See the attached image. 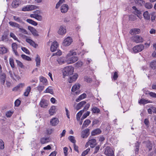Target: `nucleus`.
Masks as SVG:
<instances>
[{
    "label": "nucleus",
    "mask_w": 156,
    "mask_h": 156,
    "mask_svg": "<svg viewBox=\"0 0 156 156\" xmlns=\"http://www.w3.org/2000/svg\"><path fill=\"white\" fill-rule=\"evenodd\" d=\"M76 55V52H74L73 51H70V52L68 53L66 56L67 58H68V59L66 61V62L67 63V64H72L78 60V58L77 57L73 56L72 57H70L69 58V57Z\"/></svg>",
    "instance_id": "1"
},
{
    "label": "nucleus",
    "mask_w": 156,
    "mask_h": 156,
    "mask_svg": "<svg viewBox=\"0 0 156 156\" xmlns=\"http://www.w3.org/2000/svg\"><path fill=\"white\" fill-rule=\"evenodd\" d=\"M74 68L72 66L65 67L63 70V75L64 76H68L73 74Z\"/></svg>",
    "instance_id": "2"
},
{
    "label": "nucleus",
    "mask_w": 156,
    "mask_h": 156,
    "mask_svg": "<svg viewBox=\"0 0 156 156\" xmlns=\"http://www.w3.org/2000/svg\"><path fill=\"white\" fill-rule=\"evenodd\" d=\"M105 154L107 156H114V154L112 149L109 147H107L105 148Z\"/></svg>",
    "instance_id": "3"
},
{
    "label": "nucleus",
    "mask_w": 156,
    "mask_h": 156,
    "mask_svg": "<svg viewBox=\"0 0 156 156\" xmlns=\"http://www.w3.org/2000/svg\"><path fill=\"white\" fill-rule=\"evenodd\" d=\"M38 7L35 5H29L22 8V10L23 11H32L37 8Z\"/></svg>",
    "instance_id": "4"
},
{
    "label": "nucleus",
    "mask_w": 156,
    "mask_h": 156,
    "mask_svg": "<svg viewBox=\"0 0 156 156\" xmlns=\"http://www.w3.org/2000/svg\"><path fill=\"white\" fill-rule=\"evenodd\" d=\"M144 48L143 44H140L135 46L133 47V50L135 53H137L142 51Z\"/></svg>",
    "instance_id": "5"
},
{
    "label": "nucleus",
    "mask_w": 156,
    "mask_h": 156,
    "mask_svg": "<svg viewBox=\"0 0 156 156\" xmlns=\"http://www.w3.org/2000/svg\"><path fill=\"white\" fill-rule=\"evenodd\" d=\"M132 8L133 10V13L135 15H136L139 18H140L142 15L141 11L138 10L136 7L135 6H133L132 7Z\"/></svg>",
    "instance_id": "6"
},
{
    "label": "nucleus",
    "mask_w": 156,
    "mask_h": 156,
    "mask_svg": "<svg viewBox=\"0 0 156 156\" xmlns=\"http://www.w3.org/2000/svg\"><path fill=\"white\" fill-rule=\"evenodd\" d=\"M72 42V38L70 37H68L64 39L63 42V44L65 46H69Z\"/></svg>",
    "instance_id": "7"
},
{
    "label": "nucleus",
    "mask_w": 156,
    "mask_h": 156,
    "mask_svg": "<svg viewBox=\"0 0 156 156\" xmlns=\"http://www.w3.org/2000/svg\"><path fill=\"white\" fill-rule=\"evenodd\" d=\"M90 129L87 128L81 132V137L83 138H87L90 134Z\"/></svg>",
    "instance_id": "8"
},
{
    "label": "nucleus",
    "mask_w": 156,
    "mask_h": 156,
    "mask_svg": "<svg viewBox=\"0 0 156 156\" xmlns=\"http://www.w3.org/2000/svg\"><path fill=\"white\" fill-rule=\"evenodd\" d=\"M28 29L30 31L34 36H39L37 31L33 27L29 26L28 27Z\"/></svg>",
    "instance_id": "9"
},
{
    "label": "nucleus",
    "mask_w": 156,
    "mask_h": 156,
    "mask_svg": "<svg viewBox=\"0 0 156 156\" xmlns=\"http://www.w3.org/2000/svg\"><path fill=\"white\" fill-rule=\"evenodd\" d=\"M133 40L136 43L142 42L143 41V39L142 37L138 35L134 36L133 37Z\"/></svg>",
    "instance_id": "10"
},
{
    "label": "nucleus",
    "mask_w": 156,
    "mask_h": 156,
    "mask_svg": "<svg viewBox=\"0 0 156 156\" xmlns=\"http://www.w3.org/2000/svg\"><path fill=\"white\" fill-rule=\"evenodd\" d=\"M58 33L59 34L63 35L66 33V27L64 26H61L58 31Z\"/></svg>",
    "instance_id": "11"
},
{
    "label": "nucleus",
    "mask_w": 156,
    "mask_h": 156,
    "mask_svg": "<svg viewBox=\"0 0 156 156\" xmlns=\"http://www.w3.org/2000/svg\"><path fill=\"white\" fill-rule=\"evenodd\" d=\"M6 75L2 71H0V80L1 83L4 84L5 80Z\"/></svg>",
    "instance_id": "12"
},
{
    "label": "nucleus",
    "mask_w": 156,
    "mask_h": 156,
    "mask_svg": "<svg viewBox=\"0 0 156 156\" xmlns=\"http://www.w3.org/2000/svg\"><path fill=\"white\" fill-rule=\"evenodd\" d=\"M58 43L56 41H55L51 46V50L52 52H54L56 50L58 46Z\"/></svg>",
    "instance_id": "13"
},
{
    "label": "nucleus",
    "mask_w": 156,
    "mask_h": 156,
    "mask_svg": "<svg viewBox=\"0 0 156 156\" xmlns=\"http://www.w3.org/2000/svg\"><path fill=\"white\" fill-rule=\"evenodd\" d=\"M101 132V130L99 128H97L93 130L91 132V135L92 136H94L96 135H99Z\"/></svg>",
    "instance_id": "14"
},
{
    "label": "nucleus",
    "mask_w": 156,
    "mask_h": 156,
    "mask_svg": "<svg viewBox=\"0 0 156 156\" xmlns=\"http://www.w3.org/2000/svg\"><path fill=\"white\" fill-rule=\"evenodd\" d=\"M59 122V120L56 118H53L50 121L51 124L52 126H56Z\"/></svg>",
    "instance_id": "15"
},
{
    "label": "nucleus",
    "mask_w": 156,
    "mask_h": 156,
    "mask_svg": "<svg viewBox=\"0 0 156 156\" xmlns=\"http://www.w3.org/2000/svg\"><path fill=\"white\" fill-rule=\"evenodd\" d=\"M88 143H89V144H90V145L91 147L93 148L96 145V140L94 139H90L88 141Z\"/></svg>",
    "instance_id": "16"
},
{
    "label": "nucleus",
    "mask_w": 156,
    "mask_h": 156,
    "mask_svg": "<svg viewBox=\"0 0 156 156\" xmlns=\"http://www.w3.org/2000/svg\"><path fill=\"white\" fill-rule=\"evenodd\" d=\"M26 41L27 42L29 43L30 45L35 48H36L38 46L37 44H36L34 41L30 39L27 38L26 39Z\"/></svg>",
    "instance_id": "17"
},
{
    "label": "nucleus",
    "mask_w": 156,
    "mask_h": 156,
    "mask_svg": "<svg viewBox=\"0 0 156 156\" xmlns=\"http://www.w3.org/2000/svg\"><path fill=\"white\" fill-rule=\"evenodd\" d=\"M12 51L15 54V55L16 56H18V54L16 51V49L17 48V44L15 43H13L12 45Z\"/></svg>",
    "instance_id": "18"
},
{
    "label": "nucleus",
    "mask_w": 156,
    "mask_h": 156,
    "mask_svg": "<svg viewBox=\"0 0 156 156\" xmlns=\"http://www.w3.org/2000/svg\"><path fill=\"white\" fill-rule=\"evenodd\" d=\"M68 8V5L65 4H63L61 7V11L62 13H66L67 11Z\"/></svg>",
    "instance_id": "19"
},
{
    "label": "nucleus",
    "mask_w": 156,
    "mask_h": 156,
    "mask_svg": "<svg viewBox=\"0 0 156 156\" xmlns=\"http://www.w3.org/2000/svg\"><path fill=\"white\" fill-rule=\"evenodd\" d=\"M140 30L139 29L133 28L130 30L129 33L131 35H133L134 34H138L140 33Z\"/></svg>",
    "instance_id": "20"
},
{
    "label": "nucleus",
    "mask_w": 156,
    "mask_h": 156,
    "mask_svg": "<svg viewBox=\"0 0 156 156\" xmlns=\"http://www.w3.org/2000/svg\"><path fill=\"white\" fill-rule=\"evenodd\" d=\"M78 77V75L77 74H75L72 76L70 77L68 79V81L70 83H72L75 81Z\"/></svg>",
    "instance_id": "21"
},
{
    "label": "nucleus",
    "mask_w": 156,
    "mask_h": 156,
    "mask_svg": "<svg viewBox=\"0 0 156 156\" xmlns=\"http://www.w3.org/2000/svg\"><path fill=\"white\" fill-rule=\"evenodd\" d=\"M30 16L31 18L35 19L39 21H41L42 20V16L38 14H30Z\"/></svg>",
    "instance_id": "22"
},
{
    "label": "nucleus",
    "mask_w": 156,
    "mask_h": 156,
    "mask_svg": "<svg viewBox=\"0 0 156 156\" xmlns=\"http://www.w3.org/2000/svg\"><path fill=\"white\" fill-rule=\"evenodd\" d=\"M91 121L88 119L86 120L83 122L81 127V129H83L84 128L87 127L90 123Z\"/></svg>",
    "instance_id": "23"
},
{
    "label": "nucleus",
    "mask_w": 156,
    "mask_h": 156,
    "mask_svg": "<svg viewBox=\"0 0 156 156\" xmlns=\"http://www.w3.org/2000/svg\"><path fill=\"white\" fill-rule=\"evenodd\" d=\"M48 105V101L47 100L43 99L40 102V105L41 107L46 108Z\"/></svg>",
    "instance_id": "24"
},
{
    "label": "nucleus",
    "mask_w": 156,
    "mask_h": 156,
    "mask_svg": "<svg viewBox=\"0 0 156 156\" xmlns=\"http://www.w3.org/2000/svg\"><path fill=\"white\" fill-rule=\"evenodd\" d=\"M80 87V85L79 84H75L72 87L71 91L73 92H75L76 93H77V91H76L78 90Z\"/></svg>",
    "instance_id": "25"
},
{
    "label": "nucleus",
    "mask_w": 156,
    "mask_h": 156,
    "mask_svg": "<svg viewBox=\"0 0 156 156\" xmlns=\"http://www.w3.org/2000/svg\"><path fill=\"white\" fill-rule=\"evenodd\" d=\"M66 61L67 60H66L65 58L64 57H60L58 58L57 60V61L60 64H62L66 62Z\"/></svg>",
    "instance_id": "26"
},
{
    "label": "nucleus",
    "mask_w": 156,
    "mask_h": 156,
    "mask_svg": "<svg viewBox=\"0 0 156 156\" xmlns=\"http://www.w3.org/2000/svg\"><path fill=\"white\" fill-rule=\"evenodd\" d=\"M40 81L43 84L46 85L48 83L47 80L44 77L41 76L40 77Z\"/></svg>",
    "instance_id": "27"
},
{
    "label": "nucleus",
    "mask_w": 156,
    "mask_h": 156,
    "mask_svg": "<svg viewBox=\"0 0 156 156\" xmlns=\"http://www.w3.org/2000/svg\"><path fill=\"white\" fill-rule=\"evenodd\" d=\"M25 86L24 83H20L16 87H14L12 89L13 91H16L18 90L20 88H23Z\"/></svg>",
    "instance_id": "28"
},
{
    "label": "nucleus",
    "mask_w": 156,
    "mask_h": 156,
    "mask_svg": "<svg viewBox=\"0 0 156 156\" xmlns=\"http://www.w3.org/2000/svg\"><path fill=\"white\" fill-rule=\"evenodd\" d=\"M86 103V102L84 101H83L80 102L77 105L76 107V109L77 110H79Z\"/></svg>",
    "instance_id": "29"
},
{
    "label": "nucleus",
    "mask_w": 156,
    "mask_h": 156,
    "mask_svg": "<svg viewBox=\"0 0 156 156\" xmlns=\"http://www.w3.org/2000/svg\"><path fill=\"white\" fill-rule=\"evenodd\" d=\"M31 89L30 86H28L26 88L23 94L25 96L27 97L28 96L30 92L31 91Z\"/></svg>",
    "instance_id": "30"
},
{
    "label": "nucleus",
    "mask_w": 156,
    "mask_h": 156,
    "mask_svg": "<svg viewBox=\"0 0 156 156\" xmlns=\"http://www.w3.org/2000/svg\"><path fill=\"white\" fill-rule=\"evenodd\" d=\"M20 2L19 1L14 0L13 1L12 4V7L15 8L18 7L19 5Z\"/></svg>",
    "instance_id": "31"
},
{
    "label": "nucleus",
    "mask_w": 156,
    "mask_h": 156,
    "mask_svg": "<svg viewBox=\"0 0 156 156\" xmlns=\"http://www.w3.org/2000/svg\"><path fill=\"white\" fill-rule=\"evenodd\" d=\"M49 139L48 137H43L40 139V142L42 144H44L49 141Z\"/></svg>",
    "instance_id": "32"
},
{
    "label": "nucleus",
    "mask_w": 156,
    "mask_h": 156,
    "mask_svg": "<svg viewBox=\"0 0 156 156\" xmlns=\"http://www.w3.org/2000/svg\"><path fill=\"white\" fill-rule=\"evenodd\" d=\"M91 111L92 112L95 114L100 113V109L96 106H93L92 108Z\"/></svg>",
    "instance_id": "33"
},
{
    "label": "nucleus",
    "mask_w": 156,
    "mask_h": 156,
    "mask_svg": "<svg viewBox=\"0 0 156 156\" xmlns=\"http://www.w3.org/2000/svg\"><path fill=\"white\" fill-rule=\"evenodd\" d=\"M56 112L55 107V106H53L51 107L49 110V113L51 115H53Z\"/></svg>",
    "instance_id": "34"
},
{
    "label": "nucleus",
    "mask_w": 156,
    "mask_h": 156,
    "mask_svg": "<svg viewBox=\"0 0 156 156\" xmlns=\"http://www.w3.org/2000/svg\"><path fill=\"white\" fill-rule=\"evenodd\" d=\"M86 97V94L85 93H83L80 95L78 98L76 99V102H79L81 100L85 98Z\"/></svg>",
    "instance_id": "35"
},
{
    "label": "nucleus",
    "mask_w": 156,
    "mask_h": 156,
    "mask_svg": "<svg viewBox=\"0 0 156 156\" xmlns=\"http://www.w3.org/2000/svg\"><path fill=\"white\" fill-rule=\"evenodd\" d=\"M151 102L150 101L148 100H146L142 98L139 101V103L140 104H143L144 105L147 103Z\"/></svg>",
    "instance_id": "36"
},
{
    "label": "nucleus",
    "mask_w": 156,
    "mask_h": 156,
    "mask_svg": "<svg viewBox=\"0 0 156 156\" xmlns=\"http://www.w3.org/2000/svg\"><path fill=\"white\" fill-rule=\"evenodd\" d=\"M135 3L139 6H142L144 5L145 2L143 0H135Z\"/></svg>",
    "instance_id": "37"
},
{
    "label": "nucleus",
    "mask_w": 156,
    "mask_h": 156,
    "mask_svg": "<svg viewBox=\"0 0 156 156\" xmlns=\"http://www.w3.org/2000/svg\"><path fill=\"white\" fill-rule=\"evenodd\" d=\"M44 93H48L52 94L53 93V90L51 87L49 86L44 91Z\"/></svg>",
    "instance_id": "38"
},
{
    "label": "nucleus",
    "mask_w": 156,
    "mask_h": 156,
    "mask_svg": "<svg viewBox=\"0 0 156 156\" xmlns=\"http://www.w3.org/2000/svg\"><path fill=\"white\" fill-rule=\"evenodd\" d=\"M35 61L36 62V66H39L40 65L41 63V59L40 57L38 55H37V57L35 59Z\"/></svg>",
    "instance_id": "39"
},
{
    "label": "nucleus",
    "mask_w": 156,
    "mask_h": 156,
    "mask_svg": "<svg viewBox=\"0 0 156 156\" xmlns=\"http://www.w3.org/2000/svg\"><path fill=\"white\" fill-rule=\"evenodd\" d=\"M10 26L12 27L17 28L19 29L20 27V26L19 24L12 21H10Z\"/></svg>",
    "instance_id": "40"
},
{
    "label": "nucleus",
    "mask_w": 156,
    "mask_h": 156,
    "mask_svg": "<svg viewBox=\"0 0 156 156\" xmlns=\"http://www.w3.org/2000/svg\"><path fill=\"white\" fill-rule=\"evenodd\" d=\"M27 22L34 26H37V23L36 22L30 19H27L26 20Z\"/></svg>",
    "instance_id": "41"
},
{
    "label": "nucleus",
    "mask_w": 156,
    "mask_h": 156,
    "mask_svg": "<svg viewBox=\"0 0 156 156\" xmlns=\"http://www.w3.org/2000/svg\"><path fill=\"white\" fill-rule=\"evenodd\" d=\"M7 51V49L4 47H0V53L3 54L6 52Z\"/></svg>",
    "instance_id": "42"
},
{
    "label": "nucleus",
    "mask_w": 156,
    "mask_h": 156,
    "mask_svg": "<svg viewBox=\"0 0 156 156\" xmlns=\"http://www.w3.org/2000/svg\"><path fill=\"white\" fill-rule=\"evenodd\" d=\"M143 16L145 19L147 20L150 19V16L147 11H146L144 13Z\"/></svg>",
    "instance_id": "43"
},
{
    "label": "nucleus",
    "mask_w": 156,
    "mask_h": 156,
    "mask_svg": "<svg viewBox=\"0 0 156 156\" xmlns=\"http://www.w3.org/2000/svg\"><path fill=\"white\" fill-rule=\"evenodd\" d=\"M140 146V144L138 142H137L135 146V153L136 154H137L138 153V151H139V148Z\"/></svg>",
    "instance_id": "44"
},
{
    "label": "nucleus",
    "mask_w": 156,
    "mask_h": 156,
    "mask_svg": "<svg viewBox=\"0 0 156 156\" xmlns=\"http://www.w3.org/2000/svg\"><path fill=\"white\" fill-rule=\"evenodd\" d=\"M21 56L23 59L28 61H30L31 60V58L30 57L25 55L22 54L21 55Z\"/></svg>",
    "instance_id": "45"
},
{
    "label": "nucleus",
    "mask_w": 156,
    "mask_h": 156,
    "mask_svg": "<svg viewBox=\"0 0 156 156\" xmlns=\"http://www.w3.org/2000/svg\"><path fill=\"white\" fill-rule=\"evenodd\" d=\"M150 66L153 69H156V61L151 62L150 63Z\"/></svg>",
    "instance_id": "46"
},
{
    "label": "nucleus",
    "mask_w": 156,
    "mask_h": 156,
    "mask_svg": "<svg viewBox=\"0 0 156 156\" xmlns=\"http://www.w3.org/2000/svg\"><path fill=\"white\" fill-rule=\"evenodd\" d=\"M13 16L14 20L16 22L20 23H21L22 22V19L20 17L14 16Z\"/></svg>",
    "instance_id": "47"
},
{
    "label": "nucleus",
    "mask_w": 156,
    "mask_h": 156,
    "mask_svg": "<svg viewBox=\"0 0 156 156\" xmlns=\"http://www.w3.org/2000/svg\"><path fill=\"white\" fill-rule=\"evenodd\" d=\"M90 113V112L89 111H87L85 113L82 117L81 120H83L86 118L87 116L89 115Z\"/></svg>",
    "instance_id": "48"
},
{
    "label": "nucleus",
    "mask_w": 156,
    "mask_h": 156,
    "mask_svg": "<svg viewBox=\"0 0 156 156\" xmlns=\"http://www.w3.org/2000/svg\"><path fill=\"white\" fill-rule=\"evenodd\" d=\"M7 35H8V34H7V33H5L4 34L2 37V41H8V38L7 37Z\"/></svg>",
    "instance_id": "49"
},
{
    "label": "nucleus",
    "mask_w": 156,
    "mask_h": 156,
    "mask_svg": "<svg viewBox=\"0 0 156 156\" xmlns=\"http://www.w3.org/2000/svg\"><path fill=\"white\" fill-rule=\"evenodd\" d=\"M68 139L72 143L74 144H75L76 142V141L74 137L73 136H70L68 137Z\"/></svg>",
    "instance_id": "50"
},
{
    "label": "nucleus",
    "mask_w": 156,
    "mask_h": 156,
    "mask_svg": "<svg viewBox=\"0 0 156 156\" xmlns=\"http://www.w3.org/2000/svg\"><path fill=\"white\" fill-rule=\"evenodd\" d=\"M19 29L20 30V31L21 32L25 34H28V33L27 31L25 29L23 28L22 27H20Z\"/></svg>",
    "instance_id": "51"
},
{
    "label": "nucleus",
    "mask_w": 156,
    "mask_h": 156,
    "mask_svg": "<svg viewBox=\"0 0 156 156\" xmlns=\"http://www.w3.org/2000/svg\"><path fill=\"white\" fill-rule=\"evenodd\" d=\"M145 7L148 9H150L153 7L152 5L150 3H146L145 4Z\"/></svg>",
    "instance_id": "52"
},
{
    "label": "nucleus",
    "mask_w": 156,
    "mask_h": 156,
    "mask_svg": "<svg viewBox=\"0 0 156 156\" xmlns=\"http://www.w3.org/2000/svg\"><path fill=\"white\" fill-rule=\"evenodd\" d=\"M16 62L17 65L20 68H24V66L23 65V63L20 61L17 60H16Z\"/></svg>",
    "instance_id": "53"
},
{
    "label": "nucleus",
    "mask_w": 156,
    "mask_h": 156,
    "mask_svg": "<svg viewBox=\"0 0 156 156\" xmlns=\"http://www.w3.org/2000/svg\"><path fill=\"white\" fill-rule=\"evenodd\" d=\"M90 148H88L86 150L84 151L81 154L82 156H85L87 155L90 151Z\"/></svg>",
    "instance_id": "54"
},
{
    "label": "nucleus",
    "mask_w": 156,
    "mask_h": 156,
    "mask_svg": "<svg viewBox=\"0 0 156 156\" xmlns=\"http://www.w3.org/2000/svg\"><path fill=\"white\" fill-rule=\"evenodd\" d=\"M129 20L131 21H134L136 20V17L134 15H131L129 16Z\"/></svg>",
    "instance_id": "55"
},
{
    "label": "nucleus",
    "mask_w": 156,
    "mask_h": 156,
    "mask_svg": "<svg viewBox=\"0 0 156 156\" xmlns=\"http://www.w3.org/2000/svg\"><path fill=\"white\" fill-rule=\"evenodd\" d=\"M4 148V143L2 140H0V149H3Z\"/></svg>",
    "instance_id": "56"
},
{
    "label": "nucleus",
    "mask_w": 156,
    "mask_h": 156,
    "mask_svg": "<svg viewBox=\"0 0 156 156\" xmlns=\"http://www.w3.org/2000/svg\"><path fill=\"white\" fill-rule=\"evenodd\" d=\"M21 49L23 51H24V52H25L27 54H30V52H29V51L26 48L24 47H22Z\"/></svg>",
    "instance_id": "57"
},
{
    "label": "nucleus",
    "mask_w": 156,
    "mask_h": 156,
    "mask_svg": "<svg viewBox=\"0 0 156 156\" xmlns=\"http://www.w3.org/2000/svg\"><path fill=\"white\" fill-rule=\"evenodd\" d=\"M84 80L85 81L89 83H90L92 81V79L87 76H86L84 77Z\"/></svg>",
    "instance_id": "58"
},
{
    "label": "nucleus",
    "mask_w": 156,
    "mask_h": 156,
    "mask_svg": "<svg viewBox=\"0 0 156 156\" xmlns=\"http://www.w3.org/2000/svg\"><path fill=\"white\" fill-rule=\"evenodd\" d=\"M99 122V121L98 119H94L92 122V126H93L95 125L98 124Z\"/></svg>",
    "instance_id": "59"
},
{
    "label": "nucleus",
    "mask_w": 156,
    "mask_h": 156,
    "mask_svg": "<svg viewBox=\"0 0 156 156\" xmlns=\"http://www.w3.org/2000/svg\"><path fill=\"white\" fill-rule=\"evenodd\" d=\"M44 88V87L42 86L39 85L37 87V90L40 92L42 91Z\"/></svg>",
    "instance_id": "60"
},
{
    "label": "nucleus",
    "mask_w": 156,
    "mask_h": 156,
    "mask_svg": "<svg viewBox=\"0 0 156 156\" xmlns=\"http://www.w3.org/2000/svg\"><path fill=\"white\" fill-rule=\"evenodd\" d=\"M118 73L116 72H115L114 73V75L112 77L113 79L114 80H115L118 78Z\"/></svg>",
    "instance_id": "61"
},
{
    "label": "nucleus",
    "mask_w": 156,
    "mask_h": 156,
    "mask_svg": "<svg viewBox=\"0 0 156 156\" xmlns=\"http://www.w3.org/2000/svg\"><path fill=\"white\" fill-rule=\"evenodd\" d=\"M21 101L19 99H17L15 102V105L18 107L20 105Z\"/></svg>",
    "instance_id": "62"
},
{
    "label": "nucleus",
    "mask_w": 156,
    "mask_h": 156,
    "mask_svg": "<svg viewBox=\"0 0 156 156\" xmlns=\"http://www.w3.org/2000/svg\"><path fill=\"white\" fill-rule=\"evenodd\" d=\"M10 37H12L14 40L18 41V38L14 34L10 33Z\"/></svg>",
    "instance_id": "63"
},
{
    "label": "nucleus",
    "mask_w": 156,
    "mask_h": 156,
    "mask_svg": "<svg viewBox=\"0 0 156 156\" xmlns=\"http://www.w3.org/2000/svg\"><path fill=\"white\" fill-rule=\"evenodd\" d=\"M148 94L151 97L156 98V94L154 93L151 92L148 93Z\"/></svg>",
    "instance_id": "64"
}]
</instances>
